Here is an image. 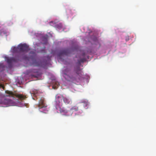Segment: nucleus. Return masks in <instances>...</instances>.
Segmentation results:
<instances>
[{"label": "nucleus", "instance_id": "obj_13", "mask_svg": "<svg viewBox=\"0 0 156 156\" xmlns=\"http://www.w3.org/2000/svg\"><path fill=\"white\" fill-rule=\"evenodd\" d=\"M14 61V59L13 58H8L7 59V62L9 64L11 63Z\"/></svg>", "mask_w": 156, "mask_h": 156}, {"label": "nucleus", "instance_id": "obj_4", "mask_svg": "<svg viewBox=\"0 0 156 156\" xmlns=\"http://www.w3.org/2000/svg\"><path fill=\"white\" fill-rule=\"evenodd\" d=\"M47 106L44 101V98H42L39 101L38 107L40 109H42V110L45 111L46 109Z\"/></svg>", "mask_w": 156, "mask_h": 156}, {"label": "nucleus", "instance_id": "obj_9", "mask_svg": "<svg viewBox=\"0 0 156 156\" xmlns=\"http://www.w3.org/2000/svg\"><path fill=\"white\" fill-rule=\"evenodd\" d=\"M78 109L79 108L78 107L76 106H74L71 108L69 110L70 115H72L73 112L77 111L78 110Z\"/></svg>", "mask_w": 156, "mask_h": 156}, {"label": "nucleus", "instance_id": "obj_15", "mask_svg": "<svg viewBox=\"0 0 156 156\" xmlns=\"http://www.w3.org/2000/svg\"><path fill=\"white\" fill-rule=\"evenodd\" d=\"M93 41H98L97 38L96 37H95L93 39Z\"/></svg>", "mask_w": 156, "mask_h": 156}, {"label": "nucleus", "instance_id": "obj_3", "mask_svg": "<svg viewBox=\"0 0 156 156\" xmlns=\"http://www.w3.org/2000/svg\"><path fill=\"white\" fill-rule=\"evenodd\" d=\"M62 105L55 104V108L58 111H59L63 115L67 116H70L69 110H67L63 108H62Z\"/></svg>", "mask_w": 156, "mask_h": 156}, {"label": "nucleus", "instance_id": "obj_7", "mask_svg": "<svg viewBox=\"0 0 156 156\" xmlns=\"http://www.w3.org/2000/svg\"><path fill=\"white\" fill-rule=\"evenodd\" d=\"M70 52L71 51L70 49H65L61 51L59 54L58 55L59 56L62 55H68Z\"/></svg>", "mask_w": 156, "mask_h": 156}, {"label": "nucleus", "instance_id": "obj_11", "mask_svg": "<svg viewBox=\"0 0 156 156\" xmlns=\"http://www.w3.org/2000/svg\"><path fill=\"white\" fill-rule=\"evenodd\" d=\"M5 92L7 94V95H5V96L13 97L14 95V94L11 91L6 90L5 91Z\"/></svg>", "mask_w": 156, "mask_h": 156}, {"label": "nucleus", "instance_id": "obj_1", "mask_svg": "<svg viewBox=\"0 0 156 156\" xmlns=\"http://www.w3.org/2000/svg\"><path fill=\"white\" fill-rule=\"evenodd\" d=\"M85 55V53H82L81 56L83 58L78 60L77 63L79 66H75L73 71H71L68 68H66L63 71V76L66 80L73 82H78L84 78L83 73L80 69V65L81 62L86 61Z\"/></svg>", "mask_w": 156, "mask_h": 156}, {"label": "nucleus", "instance_id": "obj_6", "mask_svg": "<svg viewBox=\"0 0 156 156\" xmlns=\"http://www.w3.org/2000/svg\"><path fill=\"white\" fill-rule=\"evenodd\" d=\"M18 49L22 52L26 51L28 50V46L25 44H20L19 45Z\"/></svg>", "mask_w": 156, "mask_h": 156}, {"label": "nucleus", "instance_id": "obj_10", "mask_svg": "<svg viewBox=\"0 0 156 156\" xmlns=\"http://www.w3.org/2000/svg\"><path fill=\"white\" fill-rule=\"evenodd\" d=\"M53 88L55 89H57L59 85V83L57 81H56L55 80H54L53 82Z\"/></svg>", "mask_w": 156, "mask_h": 156}, {"label": "nucleus", "instance_id": "obj_12", "mask_svg": "<svg viewBox=\"0 0 156 156\" xmlns=\"http://www.w3.org/2000/svg\"><path fill=\"white\" fill-rule=\"evenodd\" d=\"M17 97L21 100H23L25 99L26 97L22 94H18L17 95Z\"/></svg>", "mask_w": 156, "mask_h": 156}, {"label": "nucleus", "instance_id": "obj_5", "mask_svg": "<svg viewBox=\"0 0 156 156\" xmlns=\"http://www.w3.org/2000/svg\"><path fill=\"white\" fill-rule=\"evenodd\" d=\"M46 62L40 59H36L33 61V65L34 66L43 67Z\"/></svg>", "mask_w": 156, "mask_h": 156}, {"label": "nucleus", "instance_id": "obj_2", "mask_svg": "<svg viewBox=\"0 0 156 156\" xmlns=\"http://www.w3.org/2000/svg\"><path fill=\"white\" fill-rule=\"evenodd\" d=\"M63 101L66 105H70L72 103V100L69 98L64 97L62 95L57 94L55 96V104L62 105Z\"/></svg>", "mask_w": 156, "mask_h": 156}, {"label": "nucleus", "instance_id": "obj_14", "mask_svg": "<svg viewBox=\"0 0 156 156\" xmlns=\"http://www.w3.org/2000/svg\"><path fill=\"white\" fill-rule=\"evenodd\" d=\"M17 50V48L16 47H14L12 49L13 52H16Z\"/></svg>", "mask_w": 156, "mask_h": 156}, {"label": "nucleus", "instance_id": "obj_8", "mask_svg": "<svg viewBox=\"0 0 156 156\" xmlns=\"http://www.w3.org/2000/svg\"><path fill=\"white\" fill-rule=\"evenodd\" d=\"M12 100L7 98L5 99L2 101L3 103L8 106L12 105Z\"/></svg>", "mask_w": 156, "mask_h": 156}]
</instances>
